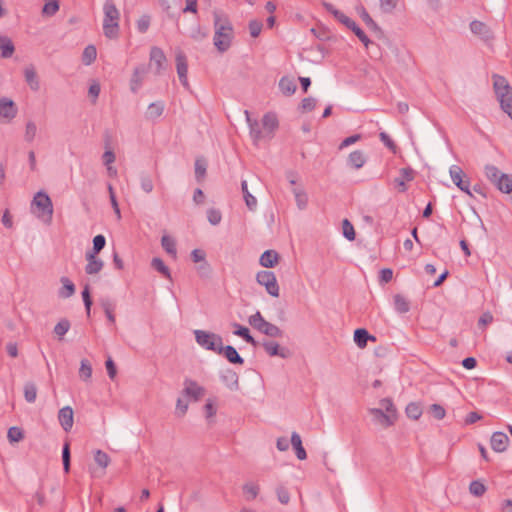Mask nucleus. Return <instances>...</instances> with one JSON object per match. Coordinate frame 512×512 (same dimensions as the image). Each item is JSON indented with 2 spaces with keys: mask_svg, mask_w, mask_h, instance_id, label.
Listing matches in <instances>:
<instances>
[{
  "mask_svg": "<svg viewBox=\"0 0 512 512\" xmlns=\"http://www.w3.org/2000/svg\"><path fill=\"white\" fill-rule=\"evenodd\" d=\"M206 174V162L201 159L195 161V177L200 181Z\"/></svg>",
  "mask_w": 512,
  "mask_h": 512,
  "instance_id": "0e129e2a",
  "label": "nucleus"
},
{
  "mask_svg": "<svg viewBox=\"0 0 512 512\" xmlns=\"http://www.w3.org/2000/svg\"><path fill=\"white\" fill-rule=\"evenodd\" d=\"M405 412L408 418L417 420L422 415V408L419 403L411 402L406 406Z\"/></svg>",
  "mask_w": 512,
  "mask_h": 512,
  "instance_id": "49530a36",
  "label": "nucleus"
},
{
  "mask_svg": "<svg viewBox=\"0 0 512 512\" xmlns=\"http://www.w3.org/2000/svg\"><path fill=\"white\" fill-rule=\"evenodd\" d=\"M249 31L252 37L256 38L259 36V34L262 31L263 24L261 21L258 20H251L249 22Z\"/></svg>",
  "mask_w": 512,
  "mask_h": 512,
  "instance_id": "774afa93",
  "label": "nucleus"
},
{
  "mask_svg": "<svg viewBox=\"0 0 512 512\" xmlns=\"http://www.w3.org/2000/svg\"><path fill=\"white\" fill-rule=\"evenodd\" d=\"M248 322L254 329L266 336L277 338L283 335V331L275 324L266 321L259 311L251 315Z\"/></svg>",
  "mask_w": 512,
  "mask_h": 512,
  "instance_id": "20e7f679",
  "label": "nucleus"
},
{
  "mask_svg": "<svg viewBox=\"0 0 512 512\" xmlns=\"http://www.w3.org/2000/svg\"><path fill=\"white\" fill-rule=\"evenodd\" d=\"M140 185L141 189L146 193L152 192L154 187L151 177L145 173L140 175Z\"/></svg>",
  "mask_w": 512,
  "mask_h": 512,
  "instance_id": "e2e57ef3",
  "label": "nucleus"
},
{
  "mask_svg": "<svg viewBox=\"0 0 512 512\" xmlns=\"http://www.w3.org/2000/svg\"><path fill=\"white\" fill-rule=\"evenodd\" d=\"M23 73L25 82L27 83L29 88L32 91L37 92L40 89V81L35 67L33 65H28L24 68Z\"/></svg>",
  "mask_w": 512,
  "mask_h": 512,
  "instance_id": "f3484780",
  "label": "nucleus"
},
{
  "mask_svg": "<svg viewBox=\"0 0 512 512\" xmlns=\"http://www.w3.org/2000/svg\"><path fill=\"white\" fill-rule=\"evenodd\" d=\"M342 231L343 235L349 241H353L356 237L355 230L351 222L347 219H344L342 222Z\"/></svg>",
  "mask_w": 512,
  "mask_h": 512,
  "instance_id": "13d9d810",
  "label": "nucleus"
},
{
  "mask_svg": "<svg viewBox=\"0 0 512 512\" xmlns=\"http://www.w3.org/2000/svg\"><path fill=\"white\" fill-rule=\"evenodd\" d=\"M470 30L474 35L479 36L481 39L487 41L492 39L493 35L488 27L484 22L474 20L470 23Z\"/></svg>",
  "mask_w": 512,
  "mask_h": 512,
  "instance_id": "dca6fc26",
  "label": "nucleus"
},
{
  "mask_svg": "<svg viewBox=\"0 0 512 512\" xmlns=\"http://www.w3.org/2000/svg\"><path fill=\"white\" fill-rule=\"evenodd\" d=\"M484 171H485V175H486L487 179L493 185H496V183L498 182V179L500 178V175L504 174L496 166L490 165V164L485 166Z\"/></svg>",
  "mask_w": 512,
  "mask_h": 512,
  "instance_id": "37998d69",
  "label": "nucleus"
},
{
  "mask_svg": "<svg viewBox=\"0 0 512 512\" xmlns=\"http://www.w3.org/2000/svg\"><path fill=\"white\" fill-rule=\"evenodd\" d=\"M81 295H82L83 303L85 306L86 314L88 317H90L91 306H92L93 302H92V298H91L89 285H85L84 289L82 290Z\"/></svg>",
  "mask_w": 512,
  "mask_h": 512,
  "instance_id": "5fc2aeb1",
  "label": "nucleus"
},
{
  "mask_svg": "<svg viewBox=\"0 0 512 512\" xmlns=\"http://www.w3.org/2000/svg\"><path fill=\"white\" fill-rule=\"evenodd\" d=\"M164 111V104L162 102L151 103L147 109L146 117L148 119H156L162 115Z\"/></svg>",
  "mask_w": 512,
  "mask_h": 512,
  "instance_id": "79ce46f5",
  "label": "nucleus"
},
{
  "mask_svg": "<svg viewBox=\"0 0 512 512\" xmlns=\"http://www.w3.org/2000/svg\"><path fill=\"white\" fill-rule=\"evenodd\" d=\"M449 173H450V176H451V179H452L453 183L461 191L465 192L469 196H472V193L470 191V182H469V180H464L463 179V177L465 176L463 170L459 166H457V165H452L450 167V169H449Z\"/></svg>",
  "mask_w": 512,
  "mask_h": 512,
  "instance_id": "9d476101",
  "label": "nucleus"
},
{
  "mask_svg": "<svg viewBox=\"0 0 512 512\" xmlns=\"http://www.w3.org/2000/svg\"><path fill=\"white\" fill-rule=\"evenodd\" d=\"M94 460L97 463V465L103 469H105L110 463L109 455L102 450H96L94 454Z\"/></svg>",
  "mask_w": 512,
  "mask_h": 512,
  "instance_id": "864d4df0",
  "label": "nucleus"
},
{
  "mask_svg": "<svg viewBox=\"0 0 512 512\" xmlns=\"http://www.w3.org/2000/svg\"><path fill=\"white\" fill-rule=\"evenodd\" d=\"M100 305L102 307V309L104 310V313L106 315V318L108 320V322L110 324H115V315H114V310H115V307H116V304L115 302L110 299L109 297H103L100 299Z\"/></svg>",
  "mask_w": 512,
  "mask_h": 512,
  "instance_id": "393cba45",
  "label": "nucleus"
},
{
  "mask_svg": "<svg viewBox=\"0 0 512 512\" xmlns=\"http://www.w3.org/2000/svg\"><path fill=\"white\" fill-rule=\"evenodd\" d=\"M161 245L163 249L173 257H176L177 250H176V241L174 238L164 235L161 238Z\"/></svg>",
  "mask_w": 512,
  "mask_h": 512,
  "instance_id": "ea45409f",
  "label": "nucleus"
},
{
  "mask_svg": "<svg viewBox=\"0 0 512 512\" xmlns=\"http://www.w3.org/2000/svg\"><path fill=\"white\" fill-rule=\"evenodd\" d=\"M73 409L70 406H65L59 410L58 420L64 431L69 432L73 427Z\"/></svg>",
  "mask_w": 512,
  "mask_h": 512,
  "instance_id": "4468645a",
  "label": "nucleus"
},
{
  "mask_svg": "<svg viewBox=\"0 0 512 512\" xmlns=\"http://www.w3.org/2000/svg\"><path fill=\"white\" fill-rule=\"evenodd\" d=\"M292 192L294 194L297 207L300 210L306 209L307 204H308L307 193L303 189H299V188H294L292 190Z\"/></svg>",
  "mask_w": 512,
  "mask_h": 512,
  "instance_id": "58836bf2",
  "label": "nucleus"
},
{
  "mask_svg": "<svg viewBox=\"0 0 512 512\" xmlns=\"http://www.w3.org/2000/svg\"><path fill=\"white\" fill-rule=\"evenodd\" d=\"M217 354H222L224 357L231 363V364H239L242 365L244 363V359L239 355L237 350L231 346H223V344L220 346V352H217Z\"/></svg>",
  "mask_w": 512,
  "mask_h": 512,
  "instance_id": "5701e85b",
  "label": "nucleus"
},
{
  "mask_svg": "<svg viewBox=\"0 0 512 512\" xmlns=\"http://www.w3.org/2000/svg\"><path fill=\"white\" fill-rule=\"evenodd\" d=\"M256 281L259 285L264 286L267 293L272 297L279 296V285L274 272L267 270L259 271L256 275Z\"/></svg>",
  "mask_w": 512,
  "mask_h": 512,
  "instance_id": "0eeeda50",
  "label": "nucleus"
},
{
  "mask_svg": "<svg viewBox=\"0 0 512 512\" xmlns=\"http://www.w3.org/2000/svg\"><path fill=\"white\" fill-rule=\"evenodd\" d=\"M492 79L493 88L500 103V107L508 114L512 111V87L509 85L507 79L501 75L494 74Z\"/></svg>",
  "mask_w": 512,
  "mask_h": 512,
  "instance_id": "7ed1b4c3",
  "label": "nucleus"
},
{
  "mask_svg": "<svg viewBox=\"0 0 512 512\" xmlns=\"http://www.w3.org/2000/svg\"><path fill=\"white\" fill-rule=\"evenodd\" d=\"M97 57V50L94 45H88L85 47L82 53V62L84 65H91Z\"/></svg>",
  "mask_w": 512,
  "mask_h": 512,
  "instance_id": "a19ab883",
  "label": "nucleus"
},
{
  "mask_svg": "<svg viewBox=\"0 0 512 512\" xmlns=\"http://www.w3.org/2000/svg\"><path fill=\"white\" fill-rule=\"evenodd\" d=\"M369 413L372 415L373 422L383 428H388L394 424L396 417L394 414H387L382 409L370 408Z\"/></svg>",
  "mask_w": 512,
  "mask_h": 512,
  "instance_id": "9b49d317",
  "label": "nucleus"
},
{
  "mask_svg": "<svg viewBox=\"0 0 512 512\" xmlns=\"http://www.w3.org/2000/svg\"><path fill=\"white\" fill-rule=\"evenodd\" d=\"M365 162L366 157L364 153L360 150H355L351 152L348 156V164L355 169H360L361 167H363Z\"/></svg>",
  "mask_w": 512,
  "mask_h": 512,
  "instance_id": "473e14b6",
  "label": "nucleus"
},
{
  "mask_svg": "<svg viewBox=\"0 0 512 512\" xmlns=\"http://www.w3.org/2000/svg\"><path fill=\"white\" fill-rule=\"evenodd\" d=\"M79 376L83 381H89L92 376V367L86 359L81 361Z\"/></svg>",
  "mask_w": 512,
  "mask_h": 512,
  "instance_id": "603ef678",
  "label": "nucleus"
},
{
  "mask_svg": "<svg viewBox=\"0 0 512 512\" xmlns=\"http://www.w3.org/2000/svg\"><path fill=\"white\" fill-rule=\"evenodd\" d=\"M241 190L247 208L250 211H255L257 208V199L249 192L246 180L241 181Z\"/></svg>",
  "mask_w": 512,
  "mask_h": 512,
  "instance_id": "2f4dec72",
  "label": "nucleus"
},
{
  "mask_svg": "<svg viewBox=\"0 0 512 512\" xmlns=\"http://www.w3.org/2000/svg\"><path fill=\"white\" fill-rule=\"evenodd\" d=\"M360 17L362 18L363 22L366 24V26L373 32L376 33H382L381 28L378 26V24L371 18L369 13L366 11V9L361 6L359 8Z\"/></svg>",
  "mask_w": 512,
  "mask_h": 512,
  "instance_id": "c9c22d12",
  "label": "nucleus"
},
{
  "mask_svg": "<svg viewBox=\"0 0 512 512\" xmlns=\"http://www.w3.org/2000/svg\"><path fill=\"white\" fill-rule=\"evenodd\" d=\"M262 126L267 136H270L278 127V119L275 114L267 113L262 118Z\"/></svg>",
  "mask_w": 512,
  "mask_h": 512,
  "instance_id": "c756f323",
  "label": "nucleus"
},
{
  "mask_svg": "<svg viewBox=\"0 0 512 512\" xmlns=\"http://www.w3.org/2000/svg\"><path fill=\"white\" fill-rule=\"evenodd\" d=\"M262 346L269 356H278L284 359L289 356V350L287 348H281L277 342L264 341Z\"/></svg>",
  "mask_w": 512,
  "mask_h": 512,
  "instance_id": "aec40b11",
  "label": "nucleus"
},
{
  "mask_svg": "<svg viewBox=\"0 0 512 512\" xmlns=\"http://www.w3.org/2000/svg\"><path fill=\"white\" fill-rule=\"evenodd\" d=\"M70 322L67 319L60 320L54 327V333L62 339V337L69 331Z\"/></svg>",
  "mask_w": 512,
  "mask_h": 512,
  "instance_id": "6e6d98bb",
  "label": "nucleus"
},
{
  "mask_svg": "<svg viewBox=\"0 0 512 512\" xmlns=\"http://www.w3.org/2000/svg\"><path fill=\"white\" fill-rule=\"evenodd\" d=\"M59 10V3L57 0L47 2L42 9V13L48 16L54 15Z\"/></svg>",
  "mask_w": 512,
  "mask_h": 512,
  "instance_id": "69168bd1",
  "label": "nucleus"
},
{
  "mask_svg": "<svg viewBox=\"0 0 512 512\" xmlns=\"http://www.w3.org/2000/svg\"><path fill=\"white\" fill-rule=\"evenodd\" d=\"M37 397V387L33 382H26L24 385V398L28 403H34Z\"/></svg>",
  "mask_w": 512,
  "mask_h": 512,
  "instance_id": "c03bdc74",
  "label": "nucleus"
},
{
  "mask_svg": "<svg viewBox=\"0 0 512 512\" xmlns=\"http://www.w3.org/2000/svg\"><path fill=\"white\" fill-rule=\"evenodd\" d=\"M106 239L102 234H98L93 238V248L91 254H99L100 251L105 247Z\"/></svg>",
  "mask_w": 512,
  "mask_h": 512,
  "instance_id": "052dcab7",
  "label": "nucleus"
},
{
  "mask_svg": "<svg viewBox=\"0 0 512 512\" xmlns=\"http://www.w3.org/2000/svg\"><path fill=\"white\" fill-rule=\"evenodd\" d=\"M336 19L345 25L348 29L354 32V34L358 37V39L363 43V45L368 48L369 44H371V40L365 34V32L348 16L344 13H336Z\"/></svg>",
  "mask_w": 512,
  "mask_h": 512,
  "instance_id": "6e6552de",
  "label": "nucleus"
},
{
  "mask_svg": "<svg viewBox=\"0 0 512 512\" xmlns=\"http://www.w3.org/2000/svg\"><path fill=\"white\" fill-rule=\"evenodd\" d=\"M279 88L284 95L290 96L295 93L297 86L292 79L282 77L279 81Z\"/></svg>",
  "mask_w": 512,
  "mask_h": 512,
  "instance_id": "e433bc0d",
  "label": "nucleus"
},
{
  "mask_svg": "<svg viewBox=\"0 0 512 512\" xmlns=\"http://www.w3.org/2000/svg\"><path fill=\"white\" fill-rule=\"evenodd\" d=\"M151 266L161 273L164 277L170 279L171 273L169 268L165 265L164 261L161 258L155 257L151 261Z\"/></svg>",
  "mask_w": 512,
  "mask_h": 512,
  "instance_id": "de8ad7c7",
  "label": "nucleus"
},
{
  "mask_svg": "<svg viewBox=\"0 0 512 512\" xmlns=\"http://www.w3.org/2000/svg\"><path fill=\"white\" fill-rule=\"evenodd\" d=\"M214 18V45L220 52L227 51L232 43L233 39V26L229 18L217 11L213 13Z\"/></svg>",
  "mask_w": 512,
  "mask_h": 512,
  "instance_id": "f257e3e1",
  "label": "nucleus"
},
{
  "mask_svg": "<svg viewBox=\"0 0 512 512\" xmlns=\"http://www.w3.org/2000/svg\"><path fill=\"white\" fill-rule=\"evenodd\" d=\"M62 462H63V469H64L65 473H68L70 471V465H71V452H70L69 442H65L63 445Z\"/></svg>",
  "mask_w": 512,
  "mask_h": 512,
  "instance_id": "09e8293b",
  "label": "nucleus"
},
{
  "mask_svg": "<svg viewBox=\"0 0 512 512\" xmlns=\"http://www.w3.org/2000/svg\"><path fill=\"white\" fill-rule=\"evenodd\" d=\"M368 340L376 341V337L369 334L364 328H358L354 331V342L359 348H365Z\"/></svg>",
  "mask_w": 512,
  "mask_h": 512,
  "instance_id": "a878e982",
  "label": "nucleus"
},
{
  "mask_svg": "<svg viewBox=\"0 0 512 512\" xmlns=\"http://www.w3.org/2000/svg\"><path fill=\"white\" fill-rule=\"evenodd\" d=\"M290 443L295 450L296 456L299 460L307 458L306 451L302 445V440L297 432H292Z\"/></svg>",
  "mask_w": 512,
  "mask_h": 512,
  "instance_id": "cd10ccee",
  "label": "nucleus"
},
{
  "mask_svg": "<svg viewBox=\"0 0 512 512\" xmlns=\"http://www.w3.org/2000/svg\"><path fill=\"white\" fill-rule=\"evenodd\" d=\"M242 490L248 501L254 500L259 494V486L252 482L245 483Z\"/></svg>",
  "mask_w": 512,
  "mask_h": 512,
  "instance_id": "a18cd8bd",
  "label": "nucleus"
},
{
  "mask_svg": "<svg viewBox=\"0 0 512 512\" xmlns=\"http://www.w3.org/2000/svg\"><path fill=\"white\" fill-rule=\"evenodd\" d=\"M175 60H176V70H177L179 80H180L181 84L183 85V87H185L186 89H189V82H188V78H187L188 63H187V57H186L185 53L181 50H178L176 52Z\"/></svg>",
  "mask_w": 512,
  "mask_h": 512,
  "instance_id": "1a4fd4ad",
  "label": "nucleus"
},
{
  "mask_svg": "<svg viewBox=\"0 0 512 512\" xmlns=\"http://www.w3.org/2000/svg\"><path fill=\"white\" fill-rule=\"evenodd\" d=\"M86 260L88 263L85 266V272L89 275L99 273L104 266V262L95 254L86 253Z\"/></svg>",
  "mask_w": 512,
  "mask_h": 512,
  "instance_id": "412c9836",
  "label": "nucleus"
},
{
  "mask_svg": "<svg viewBox=\"0 0 512 512\" xmlns=\"http://www.w3.org/2000/svg\"><path fill=\"white\" fill-rule=\"evenodd\" d=\"M233 327L235 328V330L233 331L234 335L241 337L243 340H245L247 343L253 346H257L258 342L250 334V331L247 327L242 326L238 323H233Z\"/></svg>",
  "mask_w": 512,
  "mask_h": 512,
  "instance_id": "c85d7f7f",
  "label": "nucleus"
},
{
  "mask_svg": "<svg viewBox=\"0 0 512 512\" xmlns=\"http://www.w3.org/2000/svg\"><path fill=\"white\" fill-rule=\"evenodd\" d=\"M495 186L502 193H512V175L506 173L500 175V178L498 179V182Z\"/></svg>",
  "mask_w": 512,
  "mask_h": 512,
  "instance_id": "f704fd0d",
  "label": "nucleus"
},
{
  "mask_svg": "<svg viewBox=\"0 0 512 512\" xmlns=\"http://www.w3.org/2000/svg\"><path fill=\"white\" fill-rule=\"evenodd\" d=\"M394 307L398 313L404 314L410 310V303L404 296L396 294L394 296Z\"/></svg>",
  "mask_w": 512,
  "mask_h": 512,
  "instance_id": "4c0bfd02",
  "label": "nucleus"
},
{
  "mask_svg": "<svg viewBox=\"0 0 512 512\" xmlns=\"http://www.w3.org/2000/svg\"><path fill=\"white\" fill-rule=\"evenodd\" d=\"M279 260V254L274 250H266L259 259V263L261 266L265 268L274 267Z\"/></svg>",
  "mask_w": 512,
  "mask_h": 512,
  "instance_id": "bb28decb",
  "label": "nucleus"
},
{
  "mask_svg": "<svg viewBox=\"0 0 512 512\" xmlns=\"http://www.w3.org/2000/svg\"><path fill=\"white\" fill-rule=\"evenodd\" d=\"M245 114L250 129V136L253 139L254 143H258L262 138L266 136V133L264 130H261L257 120H252L250 118L248 111H245Z\"/></svg>",
  "mask_w": 512,
  "mask_h": 512,
  "instance_id": "b1692460",
  "label": "nucleus"
},
{
  "mask_svg": "<svg viewBox=\"0 0 512 512\" xmlns=\"http://www.w3.org/2000/svg\"><path fill=\"white\" fill-rule=\"evenodd\" d=\"M0 50L2 58H10L13 55L15 47L9 37L0 35Z\"/></svg>",
  "mask_w": 512,
  "mask_h": 512,
  "instance_id": "7c9ffc66",
  "label": "nucleus"
},
{
  "mask_svg": "<svg viewBox=\"0 0 512 512\" xmlns=\"http://www.w3.org/2000/svg\"><path fill=\"white\" fill-rule=\"evenodd\" d=\"M509 437L503 432H494L492 434L490 444L491 448L498 453L504 452L507 449Z\"/></svg>",
  "mask_w": 512,
  "mask_h": 512,
  "instance_id": "a211bd4d",
  "label": "nucleus"
},
{
  "mask_svg": "<svg viewBox=\"0 0 512 512\" xmlns=\"http://www.w3.org/2000/svg\"><path fill=\"white\" fill-rule=\"evenodd\" d=\"M380 406L379 409H382L387 414H394V417L397 418V410L391 398L381 399Z\"/></svg>",
  "mask_w": 512,
  "mask_h": 512,
  "instance_id": "4d7b16f0",
  "label": "nucleus"
},
{
  "mask_svg": "<svg viewBox=\"0 0 512 512\" xmlns=\"http://www.w3.org/2000/svg\"><path fill=\"white\" fill-rule=\"evenodd\" d=\"M37 134V125L34 121L29 120L26 123L24 139L26 142L31 143Z\"/></svg>",
  "mask_w": 512,
  "mask_h": 512,
  "instance_id": "3c124183",
  "label": "nucleus"
},
{
  "mask_svg": "<svg viewBox=\"0 0 512 512\" xmlns=\"http://www.w3.org/2000/svg\"><path fill=\"white\" fill-rule=\"evenodd\" d=\"M60 281L62 283V288L58 292L59 297L63 299L71 297L75 293L74 283L67 277H62Z\"/></svg>",
  "mask_w": 512,
  "mask_h": 512,
  "instance_id": "72a5a7b5",
  "label": "nucleus"
},
{
  "mask_svg": "<svg viewBox=\"0 0 512 512\" xmlns=\"http://www.w3.org/2000/svg\"><path fill=\"white\" fill-rule=\"evenodd\" d=\"M221 381L230 389V390H238L239 389V377L238 374L227 368L223 370L220 374Z\"/></svg>",
  "mask_w": 512,
  "mask_h": 512,
  "instance_id": "6ab92c4d",
  "label": "nucleus"
},
{
  "mask_svg": "<svg viewBox=\"0 0 512 512\" xmlns=\"http://www.w3.org/2000/svg\"><path fill=\"white\" fill-rule=\"evenodd\" d=\"M147 73V67L145 65H139L134 69L131 81H130V89L133 93H136L138 89L142 86L143 78Z\"/></svg>",
  "mask_w": 512,
  "mask_h": 512,
  "instance_id": "4be33fe9",
  "label": "nucleus"
},
{
  "mask_svg": "<svg viewBox=\"0 0 512 512\" xmlns=\"http://www.w3.org/2000/svg\"><path fill=\"white\" fill-rule=\"evenodd\" d=\"M18 112L15 102L9 98H0V118L11 120L16 117Z\"/></svg>",
  "mask_w": 512,
  "mask_h": 512,
  "instance_id": "ddd939ff",
  "label": "nucleus"
},
{
  "mask_svg": "<svg viewBox=\"0 0 512 512\" xmlns=\"http://www.w3.org/2000/svg\"><path fill=\"white\" fill-rule=\"evenodd\" d=\"M198 275L201 278H210L212 274V268L211 265L205 260L202 261L196 268Z\"/></svg>",
  "mask_w": 512,
  "mask_h": 512,
  "instance_id": "680f3d73",
  "label": "nucleus"
},
{
  "mask_svg": "<svg viewBox=\"0 0 512 512\" xmlns=\"http://www.w3.org/2000/svg\"><path fill=\"white\" fill-rule=\"evenodd\" d=\"M183 395L192 398L195 401L201 399L205 394V389L199 386L198 383L191 379H185Z\"/></svg>",
  "mask_w": 512,
  "mask_h": 512,
  "instance_id": "f8f14e48",
  "label": "nucleus"
},
{
  "mask_svg": "<svg viewBox=\"0 0 512 512\" xmlns=\"http://www.w3.org/2000/svg\"><path fill=\"white\" fill-rule=\"evenodd\" d=\"M103 32L109 39H115L119 34L120 13L113 0H106L103 6Z\"/></svg>",
  "mask_w": 512,
  "mask_h": 512,
  "instance_id": "f03ea898",
  "label": "nucleus"
},
{
  "mask_svg": "<svg viewBox=\"0 0 512 512\" xmlns=\"http://www.w3.org/2000/svg\"><path fill=\"white\" fill-rule=\"evenodd\" d=\"M35 208L37 211H33L38 218H45L47 221H51L53 215V204L47 193L39 191L33 198L32 209Z\"/></svg>",
  "mask_w": 512,
  "mask_h": 512,
  "instance_id": "39448f33",
  "label": "nucleus"
},
{
  "mask_svg": "<svg viewBox=\"0 0 512 512\" xmlns=\"http://www.w3.org/2000/svg\"><path fill=\"white\" fill-rule=\"evenodd\" d=\"M194 335L196 342L202 348L213 351L215 353L220 352V346L223 343L222 337L220 335L204 330H195Z\"/></svg>",
  "mask_w": 512,
  "mask_h": 512,
  "instance_id": "423d86ee",
  "label": "nucleus"
},
{
  "mask_svg": "<svg viewBox=\"0 0 512 512\" xmlns=\"http://www.w3.org/2000/svg\"><path fill=\"white\" fill-rule=\"evenodd\" d=\"M7 438L10 443H16L24 438L23 430L19 427L13 426L8 429Z\"/></svg>",
  "mask_w": 512,
  "mask_h": 512,
  "instance_id": "8fccbe9b",
  "label": "nucleus"
},
{
  "mask_svg": "<svg viewBox=\"0 0 512 512\" xmlns=\"http://www.w3.org/2000/svg\"><path fill=\"white\" fill-rule=\"evenodd\" d=\"M150 61L156 65V74H160L166 68V56L159 47L151 48Z\"/></svg>",
  "mask_w": 512,
  "mask_h": 512,
  "instance_id": "2eb2a0df",
  "label": "nucleus"
},
{
  "mask_svg": "<svg viewBox=\"0 0 512 512\" xmlns=\"http://www.w3.org/2000/svg\"><path fill=\"white\" fill-rule=\"evenodd\" d=\"M207 218L210 224L218 225L221 222L222 215L219 210L211 208L207 211Z\"/></svg>",
  "mask_w": 512,
  "mask_h": 512,
  "instance_id": "338daca9",
  "label": "nucleus"
},
{
  "mask_svg": "<svg viewBox=\"0 0 512 512\" xmlns=\"http://www.w3.org/2000/svg\"><path fill=\"white\" fill-rule=\"evenodd\" d=\"M469 491L472 495L480 497L485 493L486 487L482 482L475 480L470 483Z\"/></svg>",
  "mask_w": 512,
  "mask_h": 512,
  "instance_id": "bf43d9fd",
  "label": "nucleus"
}]
</instances>
